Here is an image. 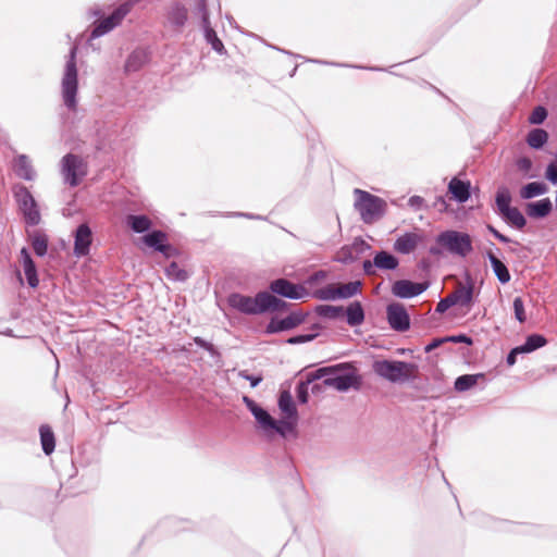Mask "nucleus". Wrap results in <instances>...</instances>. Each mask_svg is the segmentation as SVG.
Returning <instances> with one entry per match:
<instances>
[{
  "label": "nucleus",
  "mask_w": 557,
  "mask_h": 557,
  "mask_svg": "<svg viewBox=\"0 0 557 557\" xmlns=\"http://www.w3.org/2000/svg\"><path fill=\"white\" fill-rule=\"evenodd\" d=\"M484 377L485 375L483 373L459 375L454 382V388L457 392L469 391L470 388L478 384L479 380H482Z\"/></svg>",
  "instance_id": "473e14b6"
},
{
  "label": "nucleus",
  "mask_w": 557,
  "mask_h": 557,
  "mask_svg": "<svg viewBox=\"0 0 557 557\" xmlns=\"http://www.w3.org/2000/svg\"><path fill=\"white\" fill-rule=\"evenodd\" d=\"M195 14L200 16L201 26L210 24V15L208 11L207 0H197Z\"/></svg>",
  "instance_id": "09e8293b"
},
{
  "label": "nucleus",
  "mask_w": 557,
  "mask_h": 557,
  "mask_svg": "<svg viewBox=\"0 0 557 557\" xmlns=\"http://www.w3.org/2000/svg\"><path fill=\"white\" fill-rule=\"evenodd\" d=\"M547 140L548 133L543 128H533L527 136V143L533 149H542Z\"/></svg>",
  "instance_id": "4c0bfd02"
},
{
  "label": "nucleus",
  "mask_w": 557,
  "mask_h": 557,
  "mask_svg": "<svg viewBox=\"0 0 557 557\" xmlns=\"http://www.w3.org/2000/svg\"><path fill=\"white\" fill-rule=\"evenodd\" d=\"M32 247L38 257H44L48 251V237L42 232H35L32 236Z\"/></svg>",
  "instance_id": "79ce46f5"
},
{
  "label": "nucleus",
  "mask_w": 557,
  "mask_h": 557,
  "mask_svg": "<svg viewBox=\"0 0 557 557\" xmlns=\"http://www.w3.org/2000/svg\"><path fill=\"white\" fill-rule=\"evenodd\" d=\"M309 312L295 310L285 318L273 317L265 326V334H276L296 329L306 322Z\"/></svg>",
  "instance_id": "9b49d317"
},
{
  "label": "nucleus",
  "mask_w": 557,
  "mask_h": 557,
  "mask_svg": "<svg viewBox=\"0 0 557 557\" xmlns=\"http://www.w3.org/2000/svg\"><path fill=\"white\" fill-rule=\"evenodd\" d=\"M429 287L426 282H412L410 280H398L392 285L394 296L401 299H410L421 295Z\"/></svg>",
  "instance_id": "2eb2a0df"
},
{
  "label": "nucleus",
  "mask_w": 557,
  "mask_h": 557,
  "mask_svg": "<svg viewBox=\"0 0 557 557\" xmlns=\"http://www.w3.org/2000/svg\"><path fill=\"white\" fill-rule=\"evenodd\" d=\"M448 191L451 194L453 199L459 203H463L468 201L471 196L470 182L453 177L448 183Z\"/></svg>",
  "instance_id": "aec40b11"
},
{
  "label": "nucleus",
  "mask_w": 557,
  "mask_h": 557,
  "mask_svg": "<svg viewBox=\"0 0 557 557\" xmlns=\"http://www.w3.org/2000/svg\"><path fill=\"white\" fill-rule=\"evenodd\" d=\"M149 61V53L145 49L134 50L126 59L124 69L126 73L138 72Z\"/></svg>",
  "instance_id": "5701e85b"
},
{
  "label": "nucleus",
  "mask_w": 557,
  "mask_h": 557,
  "mask_svg": "<svg viewBox=\"0 0 557 557\" xmlns=\"http://www.w3.org/2000/svg\"><path fill=\"white\" fill-rule=\"evenodd\" d=\"M143 244L165 258L176 257L178 250L169 243L168 234L161 230H152L140 238Z\"/></svg>",
  "instance_id": "f8f14e48"
},
{
  "label": "nucleus",
  "mask_w": 557,
  "mask_h": 557,
  "mask_svg": "<svg viewBox=\"0 0 557 557\" xmlns=\"http://www.w3.org/2000/svg\"><path fill=\"white\" fill-rule=\"evenodd\" d=\"M523 351L519 346L513 347L507 355L506 362L509 367H512L517 362V356L522 355Z\"/></svg>",
  "instance_id": "680f3d73"
},
{
  "label": "nucleus",
  "mask_w": 557,
  "mask_h": 557,
  "mask_svg": "<svg viewBox=\"0 0 557 557\" xmlns=\"http://www.w3.org/2000/svg\"><path fill=\"white\" fill-rule=\"evenodd\" d=\"M544 176L550 184L557 185V153L556 158L546 165Z\"/></svg>",
  "instance_id": "864d4df0"
},
{
  "label": "nucleus",
  "mask_w": 557,
  "mask_h": 557,
  "mask_svg": "<svg viewBox=\"0 0 557 557\" xmlns=\"http://www.w3.org/2000/svg\"><path fill=\"white\" fill-rule=\"evenodd\" d=\"M227 216H236V218H246L249 220H263V216L253 214V213H246V212H228L226 213Z\"/></svg>",
  "instance_id": "0e129e2a"
},
{
  "label": "nucleus",
  "mask_w": 557,
  "mask_h": 557,
  "mask_svg": "<svg viewBox=\"0 0 557 557\" xmlns=\"http://www.w3.org/2000/svg\"><path fill=\"white\" fill-rule=\"evenodd\" d=\"M444 250H445V249H444L442 246H440L438 244H435L434 246H431V247L429 248V252H430L432 256H440V255H442V253H443V251H444Z\"/></svg>",
  "instance_id": "774afa93"
},
{
  "label": "nucleus",
  "mask_w": 557,
  "mask_h": 557,
  "mask_svg": "<svg viewBox=\"0 0 557 557\" xmlns=\"http://www.w3.org/2000/svg\"><path fill=\"white\" fill-rule=\"evenodd\" d=\"M547 344V339L544 335L533 333L527 336L524 343L519 345L523 354L533 352Z\"/></svg>",
  "instance_id": "c9c22d12"
},
{
  "label": "nucleus",
  "mask_w": 557,
  "mask_h": 557,
  "mask_svg": "<svg viewBox=\"0 0 557 557\" xmlns=\"http://www.w3.org/2000/svg\"><path fill=\"white\" fill-rule=\"evenodd\" d=\"M319 379H313V372H310L307 375L306 381H301L296 386V396L297 400L300 404H307L309 399V385L312 384L314 381H318Z\"/></svg>",
  "instance_id": "37998d69"
},
{
  "label": "nucleus",
  "mask_w": 557,
  "mask_h": 557,
  "mask_svg": "<svg viewBox=\"0 0 557 557\" xmlns=\"http://www.w3.org/2000/svg\"><path fill=\"white\" fill-rule=\"evenodd\" d=\"M77 46H72L65 62L64 72L61 81V96L65 108L75 112L78 100V70L76 63Z\"/></svg>",
  "instance_id": "f03ea898"
},
{
  "label": "nucleus",
  "mask_w": 557,
  "mask_h": 557,
  "mask_svg": "<svg viewBox=\"0 0 557 557\" xmlns=\"http://www.w3.org/2000/svg\"><path fill=\"white\" fill-rule=\"evenodd\" d=\"M495 203L498 214L506 224L517 230H523L525 227L527 219L517 207L511 206V195L507 187L502 186L498 188L495 196Z\"/></svg>",
  "instance_id": "39448f33"
},
{
  "label": "nucleus",
  "mask_w": 557,
  "mask_h": 557,
  "mask_svg": "<svg viewBox=\"0 0 557 557\" xmlns=\"http://www.w3.org/2000/svg\"><path fill=\"white\" fill-rule=\"evenodd\" d=\"M165 275L169 280L181 283L186 282L189 277L188 272L182 269L175 261H172L165 268Z\"/></svg>",
  "instance_id": "a19ab883"
},
{
  "label": "nucleus",
  "mask_w": 557,
  "mask_h": 557,
  "mask_svg": "<svg viewBox=\"0 0 557 557\" xmlns=\"http://www.w3.org/2000/svg\"><path fill=\"white\" fill-rule=\"evenodd\" d=\"M337 288L335 285H326L325 287H322L320 289H317L314 293H313V297L319 299V300H324V301H327V300H337L338 299V296H337Z\"/></svg>",
  "instance_id": "a18cd8bd"
},
{
  "label": "nucleus",
  "mask_w": 557,
  "mask_h": 557,
  "mask_svg": "<svg viewBox=\"0 0 557 557\" xmlns=\"http://www.w3.org/2000/svg\"><path fill=\"white\" fill-rule=\"evenodd\" d=\"M515 318L523 323L527 320L525 311H524V302L521 297H516L512 302Z\"/></svg>",
  "instance_id": "603ef678"
},
{
  "label": "nucleus",
  "mask_w": 557,
  "mask_h": 557,
  "mask_svg": "<svg viewBox=\"0 0 557 557\" xmlns=\"http://www.w3.org/2000/svg\"><path fill=\"white\" fill-rule=\"evenodd\" d=\"M280 410L285 414L286 419L297 420L298 412L293 396L288 391L280 394L277 401Z\"/></svg>",
  "instance_id": "c85d7f7f"
},
{
  "label": "nucleus",
  "mask_w": 557,
  "mask_h": 557,
  "mask_svg": "<svg viewBox=\"0 0 557 557\" xmlns=\"http://www.w3.org/2000/svg\"><path fill=\"white\" fill-rule=\"evenodd\" d=\"M242 377L247 380L250 383L251 387H257L261 383V381H262V376L261 375H253V374L243 373Z\"/></svg>",
  "instance_id": "338daca9"
},
{
  "label": "nucleus",
  "mask_w": 557,
  "mask_h": 557,
  "mask_svg": "<svg viewBox=\"0 0 557 557\" xmlns=\"http://www.w3.org/2000/svg\"><path fill=\"white\" fill-rule=\"evenodd\" d=\"M453 306H456V304L454 302L453 298L450 297V295H447L446 297L442 298L436 308H435V312L438 313V314H443L444 312H446L450 307Z\"/></svg>",
  "instance_id": "6e6d98bb"
},
{
  "label": "nucleus",
  "mask_w": 557,
  "mask_h": 557,
  "mask_svg": "<svg viewBox=\"0 0 557 557\" xmlns=\"http://www.w3.org/2000/svg\"><path fill=\"white\" fill-rule=\"evenodd\" d=\"M374 264L380 270H395L399 265V260L393 253L386 250L376 251L374 255Z\"/></svg>",
  "instance_id": "7c9ffc66"
},
{
  "label": "nucleus",
  "mask_w": 557,
  "mask_h": 557,
  "mask_svg": "<svg viewBox=\"0 0 557 557\" xmlns=\"http://www.w3.org/2000/svg\"><path fill=\"white\" fill-rule=\"evenodd\" d=\"M138 2L139 0H127L121 3L109 16L95 22L89 39L92 40L102 37L121 25L126 15Z\"/></svg>",
  "instance_id": "0eeeda50"
},
{
  "label": "nucleus",
  "mask_w": 557,
  "mask_h": 557,
  "mask_svg": "<svg viewBox=\"0 0 557 557\" xmlns=\"http://www.w3.org/2000/svg\"><path fill=\"white\" fill-rule=\"evenodd\" d=\"M357 260V257H355L354 251L349 248V246L342 247L339 251V256L337 258V261L344 264H350Z\"/></svg>",
  "instance_id": "5fc2aeb1"
},
{
  "label": "nucleus",
  "mask_w": 557,
  "mask_h": 557,
  "mask_svg": "<svg viewBox=\"0 0 557 557\" xmlns=\"http://www.w3.org/2000/svg\"><path fill=\"white\" fill-rule=\"evenodd\" d=\"M446 343V339L445 337H438V338H434L432 339V342H430L425 347H424V351L425 352H431L432 350H434L435 348L440 347L442 344Z\"/></svg>",
  "instance_id": "69168bd1"
},
{
  "label": "nucleus",
  "mask_w": 557,
  "mask_h": 557,
  "mask_svg": "<svg viewBox=\"0 0 557 557\" xmlns=\"http://www.w3.org/2000/svg\"><path fill=\"white\" fill-rule=\"evenodd\" d=\"M547 114H548L547 110L544 107L537 106L531 112V114L529 116V122L534 125H540L546 120Z\"/></svg>",
  "instance_id": "3c124183"
},
{
  "label": "nucleus",
  "mask_w": 557,
  "mask_h": 557,
  "mask_svg": "<svg viewBox=\"0 0 557 557\" xmlns=\"http://www.w3.org/2000/svg\"><path fill=\"white\" fill-rule=\"evenodd\" d=\"M486 257L491 263L492 270L502 284H507L511 275L506 264L500 261L493 252L487 251Z\"/></svg>",
  "instance_id": "c756f323"
},
{
  "label": "nucleus",
  "mask_w": 557,
  "mask_h": 557,
  "mask_svg": "<svg viewBox=\"0 0 557 557\" xmlns=\"http://www.w3.org/2000/svg\"><path fill=\"white\" fill-rule=\"evenodd\" d=\"M297 420L286 419V420H275L272 417V421L270 425H265L264 431H274L281 436L285 437L288 432H292L295 429Z\"/></svg>",
  "instance_id": "f704fd0d"
},
{
  "label": "nucleus",
  "mask_w": 557,
  "mask_h": 557,
  "mask_svg": "<svg viewBox=\"0 0 557 557\" xmlns=\"http://www.w3.org/2000/svg\"><path fill=\"white\" fill-rule=\"evenodd\" d=\"M362 283L360 281H354L346 284L336 286L338 299H348L361 292Z\"/></svg>",
  "instance_id": "ea45409f"
},
{
  "label": "nucleus",
  "mask_w": 557,
  "mask_h": 557,
  "mask_svg": "<svg viewBox=\"0 0 557 557\" xmlns=\"http://www.w3.org/2000/svg\"><path fill=\"white\" fill-rule=\"evenodd\" d=\"M354 194L356 196L355 209L359 212L363 223L372 224L385 214L387 203L381 197L359 188H356Z\"/></svg>",
  "instance_id": "20e7f679"
},
{
  "label": "nucleus",
  "mask_w": 557,
  "mask_h": 557,
  "mask_svg": "<svg viewBox=\"0 0 557 557\" xmlns=\"http://www.w3.org/2000/svg\"><path fill=\"white\" fill-rule=\"evenodd\" d=\"M15 173L25 181H34L36 172L26 154H20L15 159Z\"/></svg>",
  "instance_id": "cd10ccee"
},
{
  "label": "nucleus",
  "mask_w": 557,
  "mask_h": 557,
  "mask_svg": "<svg viewBox=\"0 0 557 557\" xmlns=\"http://www.w3.org/2000/svg\"><path fill=\"white\" fill-rule=\"evenodd\" d=\"M15 201L22 212L25 223L36 226L40 223L41 216L37 201L26 186L18 185L13 190Z\"/></svg>",
  "instance_id": "6e6552de"
},
{
  "label": "nucleus",
  "mask_w": 557,
  "mask_h": 557,
  "mask_svg": "<svg viewBox=\"0 0 557 557\" xmlns=\"http://www.w3.org/2000/svg\"><path fill=\"white\" fill-rule=\"evenodd\" d=\"M203 37L208 45L219 54H226V49L222 40L218 37L215 30L212 28L211 23L202 25Z\"/></svg>",
  "instance_id": "72a5a7b5"
},
{
  "label": "nucleus",
  "mask_w": 557,
  "mask_h": 557,
  "mask_svg": "<svg viewBox=\"0 0 557 557\" xmlns=\"http://www.w3.org/2000/svg\"><path fill=\"white\" fill-rule=\"evenodd\" d=\"M348 246L354 251V255L357 257V259L366 251L371 249V246L361 237H356L352 244Z\"/></svg>",
  "instance_id": "de8ad7c7"
},
{
  "label": "nucleus",
  "mask_w": 557,
  "mask_h": 557,
  "mask_svg": "<svg viewBox=\"0 0 557 557\" xmlns=\"http://www.w3.org/2000/svg\"><path fill=\"white\" fill-rule=\"evenodd\" d=\"M372 370L377 376L391 383H405L414 379L418 367L403 360L377 359L373 361Z\"/></svg>",
  "instance_id": "7ed1b4c3"
},
{
  "label": "nucleus",
  "mask_w": 557,
  "mask_h": 557,
  "mask_svg": "<svg viewBox=\"0 0 557 557\" xmlns=\"http://www.w3.org/2000/svg\"><path fill=\"white\" fill-rule=\"evenodd\" d=\"M553 211V202L549 198L530 201L525 205L527 215L531 219H544Z\"/></svg>",
  "instance_id": "6ab92c4d"
},
{
  "label": "nucleus",
  "mask_w": 557,
  "mask_h": 557,
  "mask_svg": "<svg viewBox=\"0 0 557 557\" xmlns=\"http://www.w3.org/2000/svg\"><path fill=\"white\" fill-rule=\"evenodd\" d=\"M344 313L346 314V322L350 326L362 324L366 318L363 307L358 300L350 302Z\"/></svg>",
  "instance_id": "bb28decb"
},
{
  "label": "nucleus",
  "mask_w": 557,
  "mask_h": 557,
  "mask_svg": "<svg viewBox=\"0 0 557 557\" xmlns=\"http://www.w3.org/2000/svg\"><path fill=\"white\" fill-rule=\"evenodd\" d=\"M408 206L413 209L414 211H420V210H424L426 208V205H425V201L422 197L420 196H411L409 199H408Z\"/></svg>",
  "instance_id": "4d7b16f0"
},
{
  "label": "nucleus",
  "mask_w": 557,
  "mask_h": 557,
  "mask_svg": "<svg viewBox=\"0 0 557 557\" xmlns=\"http://www.w3.org/2000/svg\"><path fill=\"white\" fill-rule=\"evenodd\" d=\"M548 186L544 182H530L520 188L519 195L523 200H531L548 193Z\"/></svg>",
  "instance_id": "a878e982"
},
{
  "label": "nucleus",
  "mask_w": 557,
  "mask_h": 557,
  "mask_svg": "<svg viewBox=\"0 0 557 557\" xmlns=\"http://www.w3.org/2000/svg\"><path fill=\"white\" fill-rule=\"evenodd\" d=\"M39 434H40L42 451L46 455L52 454L55 448V438H54L53 431L51 430V428L49 425L44 424L39 429Z\"/></svg>",
  "instance_id": "e433bc0d"
},
{
  "label": "nucleus",
  "mask_w": 557,
  "mask_h": 557,
  "mask_svg": "<svg viewBox=\"0 0 557 557\" xmlns=\"http://www.w3.org/2000/svg\"><path fill=\"white\" fill-rule=\"evenodd\" d=\"M314 312L321 318L335 320L344 314V308L342 306L318 305Z\"/></svg>",
  "instance_id": "58836bf2"
},
{
  "label": "nucleus",
  "mask_w": 557,
  "mask_h": 557,
  "mask_svg": "<svg viewBox=\"0 0 557 557\" xmlns=\"http://www.w3.org/2000/svg\"><path fill=\"white\" fill-rule=\"evenodd\" d=\"M376 265L374 264V259L372 261L370 260H364L362 262V270L364 272V274L369 275V276H373L376 274V271H375Z\"/></svg>",
  "instance_id": "e2e57ef3"
},
{
  "label": "nucleus",
  "mask_w": 557,
  "mask_h": 557,
  "mask_svg": "<svg viewBox=\"0 0 557 557\" xmlns=\"http://www.w3.org/2000/svg\"><path fill=\"white\" fill-rule=\"evenodd\" d=\"M516 165H517L519 171L528 174L531 171L532 166H533V162L528 157H521V158L516 160Z\"/></svg>",
  "instance_id": "13d9d810"
},
{
  "label": "nucleus",
  "mask_w": 557,
  "mask_h": 557,
  "mask_svg": "<svg viewBox=\"0 0 557 557\" xmlns=\"http://www.w3.org/2000/svg\"><path fill=\"white\" fill-rule=\"evenodd\" d=\"M194 343L203 348L205 350H207L209 352V355L213 358V359H220L221 358V354L219 352V350L214 347L213 344L207 342L206 339H203L202 337H199V336H196L194 337Z\"/></svg>",
  "instance_id": "8fccbe9b"
},
{
  "label": "nucleus",
  "mask_w": 557,
  "mask_h": 557,
  "mask_svg": "<svg viewBox=\"0 0 557 557\" xmlns=\"http://www.w3.org/2000/svg\"><path fill=\"white\" fill-rule=\"evenodd\" d=\"M486 230L496 238L498 239L500 243H504V244H509V243H513V240L511 238H509L508 236L502 234L499 231H497L493 225L491 224H487L486 225ZM516 245H518V242H515Z\"/></svg>",
  "instance_id": "bf43d9fd"
},
{
  "label": "nucleus",
  "mask_w": 557,
  "mask_h": 557,
  "mask_svg": "<svg viewBox=\"0 0 557 557\" xmlns=\"http://www.w3.org/2000/svg\"><path fill=\"white\" fill-rule=\"evenodd\" d=\"M61 173L66 184L76 187L87 174L86 163L81 156L66 153L61 160Z\"/></svg>",
  "instance_id": "1a4fd4ad"
},
{
  "label": "nucleus",
  "mask_w": 557,
  "mask_h": 557,
  "mask_svg": "<svg viewBox=\"0 0 557 557\" xmlns=\"http://www.w3.org/2000/svg\"><path fill=\"white\" fill-rule=\"evenodd\" d=\"M21 261L28 286L36 288L39 284L37 268L28 249L25 247L21 249Z\"/></svg>",
  "instance_id": "a211bd4d"
},
{
  "label": "nucleus",
  "mask_w": 557,
  "mask_h": 557,
  "mask_svg": "<svg viewBox=\"0 0 557 557\" xmlns=\"http://www.w3.org/2000/svg\"><path fill=\"white\" fill-rule=\"evenodd\" d=\"M262 313L267 312H282L288 310L290 304L276 297L268 290H262Z\"/></svg>",
  "instance_id": "4be33fe9"
},
{
  "label": "nucleus",
  "mask_w": 557,
  "mask_h": 557,
  "mask_svg": "<svg viewBox=\"0 0 557 557\" xmlns=\"http://www.w3.org/2000/svg\"><path fill=\"white\" fill-rule=\"evenodd\" d=\"M188 18L186 7L180 2H175L169 11V21L175 27H183Z\"/></svg>",
  "instance_id": "2f4dec72"
},
{
  "label": "nucleus",
  "mask_w": 557,
  "mask_h": 557,
  "mask_svg": "<svg viewBox=\"0 0 557 557\" xmlns=\"http://www.w3.org/2000/svg\"><path fill=\"white\" fill-rule=\"evenodd\" d=\"M446 343H463L467 345H472L473 341L467 334H457L445 337Z\"/></svg>",
  "instance_id": "052dcab7"
},
{
  "label": "nucleus",
  "mask_w": 557,
  "mask_h": 557,
  "mask_svg": "<svg viewBox=\"0 0 557 557\" xmlns=\"http://www.w3.org/2000/svg\"><path fill=\"white\" fill-rule=\"evenodd\" d=\"M473 282L469 278L466 285H458L453 293H450V297L453 298L456 306L461 307H470L473 301Z\"/></svg>",
  "instance_id": "412c9836"
},
{
  "label": "nucleus",
  "mask_w": 557,
  "mask_h": 557,
  "mask_svg": "<svg viewBox=\"0 0 557 557\" xmlns=\"http://www.w3.org/2000/svg\"><path fill=\"white\" fill-rule=\"evenodd\" d=\"M311 330L313 331L312 333L298 334V335L288 337L286 339V343L289 345H298V344L311 342L319 336V331L321 330V325L319 323H314L311 325Z\"/></svg>",
  "instance_id": "c03bdc74"
},
{
  "label": "nucleus",
  "mask_w": 557,
  "mask_h": 557,
  "mask_svg": "<svg viewBox=\"0 0 557 557\" xmlns=\"http://www.w3.org/2000/svg\"><path fill=\"white\" fill-rule=\"evenodd\" d=\"M92 243V232L87 223L79 224L74 232L73 253L77 258L85 257L90 251Z\"/></svg>",
  "instance_id": "dca6fc26"
},
{
  "label": "nucleus",
  "mask_w": 557,
  "mask_h": 557,
  "mask_svg": "<svg viewBox=\"0 0 557 557\" xmlns=\"http://www.w3.org/2000/svg\"><path fill=\"white\" fill-rule=\"evenodd\" d=\"M313 379L323 380L325 386L334 387L338 392L359 389L361 386V376L349 363L319 368L313 371Z\"/></svg>",
  "instance_id": "f257e3e1"
},
{
  "label": "nucleus",
  "mask_w": 557,
  "mask_h": 557,
  "mask_svg": "<svg viewBox=\"0 0 557 557\" xmlns=\"http://www.w3.org/2000/svg\"><path fill=\"white\" fill-rule=\"evenodd\" d=\"M126 225L137 234H147L150 232L152 221L146 214H128L126 216Z\"/></svg>",
  "instance_id": "b1692460"
},
{
  "label": "nucleus",
  "mask_w": 557,
  "mask_h": 557,
  "mask_svg": "<svg viewBox=\"0 0 557 557\" xmlns=\"http://www.w3.org/2000/svg\"><path fill=\"white\" fill-rule=\"evenodd\" d=\"M262 292L257 293L255 297L240 293H232L227 297V304L230 307L244 314H262Z\"/></svg>",
  "instance_id": "9d476101"
},
{
  "label": "nucleus",
  "mask_w": 557,
  "mask_h": 557,
  "mask_svg": "<svg viewBox=\"0 0 557 557\" xmlns=\"http://www.w3.org/2000/svg\"><path fill=\"white\" fill-rule=\"evenodd\" d=\"M507 531H512L522 534H533L535 533L536 528L532 524H523V523H512L505 522V527L503 528Z\"/></svg>",
  "instance_id": "49530a36"
},
{
  "label": "nucleus",
  "mask_w": 557,
  "mask_h": 557,
  "mask_svg": "<svg viewBox=\"0 0 557 557\" xmlns=\"http://www.w3.org/2000/svg\"><path fill=\"white\" fill-rule=\"evenodd\" d=\"M435 243L442 246L451 255L466 257L473 250L472 238L468 233L456 230H447L441 232Z\"/></svg>",
  "instance_id": "423d86ee"
},
{
  "label": "nucleus",
  "mask_w": 557,
  "mask_h": 557,
  "mask_svg": "<svg viewBox=\"0 0 557 557\" xmlns=\"http://www.w3.org/2000/svg\"><path fill=\"white\" fill-rule=\"evenodd\" d=\"M269 292L292 300H299L310 295L301 284H295L284 277L273 280L269 285Z\"/></svg>",
  "instance_id": "ddd939ff"
},
{
  "label": "nucleus",
  "mask_w": 557,
  "mask_h": 557,
  "mask_svg": "<svg viewBox=\"0 0 557 557\" xmlns=\"http://www.w3.org/2000/svg\"><path fill=\"white\" fill-rule=\"evenodd\" d=\"M386 318L391 329L396 332H406L410 329V317L403 304L387 305Z\"/></svg>",
  "instance_id": "4468645a"
},
{
  "label": "nucleus",
  "mask_w": 557,
  "mask_h": 557,
  "mask_svg": "<svg viewBox=\"0 0 557 557\" xmlns=\"http://www.w3.org/2000/svg\"><path fill=\"white\" fill-rule=\"evenodd\" d=\"M421 239L422 238L418 233L407 232L396 238L393 248L398 253L409 255L417 248Z\"/></svg>",
  "instance_id": "f3484780"
},
{
  "label": "nucleus",
  "mask_w": 557,
  "mask_h": 557,
  "mask_svg": "<svg viewBox=\"0 0 557 557\" xmlns=\"http://www.w3.org/2000/svg\"><path fill=\"white\" fill-rule=\"evenodd\" d=\"M244 403L262 429H264L265 425H270L272 416L264 408L248 396H244Z\"/></svg>",
  "instance_id": "393cba45"
}]
</instances>
